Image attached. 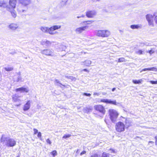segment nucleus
<instances>
[{"label": "nucleus", "instance_id": "393cba45", "mask_svg": "<svg viewBox=\"0 0 157 157\" xmlns=\"http://www.w3.org/2000/svg\"><path fill=\"white\" fill-rule=\"evenodd\" d=\"M4 69L6 71H12L13 69V68L12 67H5Z\"/></svg>", "mask_w": 157, "mask_h": 157}, {"label": "nucleus", "instance_id": "603ef678", "mask_svg": "<svg viewBox=\"0 0 157 157\" xmlns=\"http://www.w3.org/2000/svg\"><path fill=\"white\" fill-rule=\"evenodd\" d=\"M85 17V15L83 14L81 15V16H80V17Z\"/></svg>", "mask_w": 157, "mask_h": 157}, {"label": "nucleus", "instance_id": "aec40b11", "mask_svg": "<svg viewBox=\"0 0 157 157\" xmlns=\"http://www.w3.org/2000/svg\"><path fill=\"white\" fill-rule=\"evenodd\" d=\"M122 118L125 120V125L127 126L128 127L131 125V123L129 122L126 118L123 117H122Z\"/></svg>", "mask_w": 157, "mask_h": 157}, {"label": "nucleus", "instance_id": "20e7f679", "mask_svg": "<svg viewBox=\"0 0 157 157\" xmlns=\"http://www.w3.org/2000/svg\"><path fill=\"white\" fill-rule=\"evenodd\" d=\"M109 111L110 119L112 121L114 122L117 118L118 114L113 110H109Z\"/></svg>", "mask_w": 157, "mask_h": 157}, {"label": "nucleus", "instance_id": "69168bd1", "mask_svg": "<svg viewBox=\"0 0 157 157\" xmlns=\"http://www.w3.org/2000/svg\"><path fill=\"white\" fill-rule=\"evenodd\" d=\"M100 0H97L98 1H99Z\"/></svg>", "mask_w": 157, "mask_h": 157}, {"label": "nucleus", "instance_id": "8fccbe9b", "mask_svg": "<svg viewBox=\"0 0 157 157\" xmlns=\"http://www.w3.org/2000/svg\"><path fill=\"white\" fill-rule=\"evenodd\" d=\"M99 95V93H94V95Z\"/></svg>", "mask_w": 157, "mask_h": 157}, {"label": "nucleus", "instance_id": "c85d7f7f", "mask_svg": "<svg viewBox=\"0 0 157 157\" xmlns=\"http://www.w3.org/2000/svg\"><path fill=\"white\" fill-rule=\"evenodd\" d=\"M71 136V135L70 134H65L63 137V138L66 139L70 137Z\"/></svg>", "mask_w": 157, "mask_h": 157}, {"label": "nucleus", "instance_id": "5701e85b", "mask_svg": "<svg viewBox=\"0 0 157 157\" xmlns=\"http://www.w3.org/2000/svg\"><path fill=\"white\" fill-rule=\"evenodd\" d=\"M130 27L132 29H137L139 27V26L138 25H132L130 26Z\"/></svg>", "mask_w": 157, "mask_h": 157}, {"label": "nucleus", "instance_id": "6ab92c4d", "mask_svg": "<svg viewBox=\"0 0 157 157\" xmlns=\"http://www.w3.org/2000/svg\"><path fill=\"white\" fill-rule=\"evenodd\" d=\"M94 21L92 20L90 21H83L81 23L82 25H90Z\"/></svg>", "mask_w": 157, "mask_h": 157}, {"label": "nucleus", "instance_id": "a878e982", "mask_svg": "<svg viewBox=\"0 0 157 157\" xmlns=\"http://www.w3.org/2000/svg\"><path fill=\"white\" fill-rule=\"evenodd\" d=\"M154 69L155 68L154 67H152L149 68H145L143 69L142 70V71H153Z\"/></svg>", "mask_w": 157, "mask_h": 157}, {"label": "nucleus", "instance_id": "a19ab883", "mask_svg": "<svg viewBox=\"0 0 157 157\" xmlns=\"http://www.w3.org/2000/svg\"><path fill=\"white\" fill-rule=\"evenodd\" d=\"M55 82L56 83H59L61 85H62L63 86H64V85H62L61 83H60V82L57 79H56L55 80Z\"/></svg>", "mask_w": 157, "mask_h": 157}, {"label": "nucleus", "instance_id": "49530a36", "mask_svg": "<svg viewBox=\"0 0 157 157\" xmlns=\"http://www.w3.org/2000/svg\"><path fill=\"white\" fill-rule=\"evenodd\" d=\"M155 21V23L157 24V15L155 17V19H154Z\"/></svg>", "mask_w": 157, "mask_h": 157}, {"label": "nucleus", "instance_id": "6e6552de", "mask_svg": "<svg viewBox=\"0 0 157 157\" xmlns=\"http://www.w3.org/2000/svg\"><path fill=\"white\" fill-rule=\"evenodd\" d=\"M107 31L106 30H99L98 31L97 35L99 36H102L103 37H107Z\"/></svg>", "mask_w": 157, "mask_h": 157}, {"label": "nucleus", "instance_id": "4c0bfd02", "mask_svg": "<svg viewBox=\"0 0 157 157\" xmlns=\"http://www.w3.org/2000/svg\"><path fill=\"white\" fill-rule=\"evenodd\" d=\"M69 79H71L72 80H75L76 79L75 78H74L73 76H69Z\"/></svg>", "mask_w": 157, "mask_h": 157}, {"label": "nucleus", "instance_id": "e2e57ef3", "mask_svg": "<svg viewBox=\"0 0 157 157\" xmlns=\"http://www.w3.org/2000/svg\"><path fill=\"white\" fill-rule=\"evenodd\" d=\"M105 122L106 123V124H107V122H106V119L105 120Z\"/></svg>", "mask_w": 157, "mask_h": 157}, {"label": "nucleus", "instance_id": "680f3d73", "mask_svg": "<svg viewBox=\"0 0 157 157\" xmlns=\"http://www.w3.org/2000/svg\"><path fill=\"white\" fill-rule=\"evenodd\" d=\"M82 53H84V54H85L86 53V52H83L82 51V52H81Z\"/></svg>", "mask_w": 157, "mask_h": 157}, {"label": "nucleus", "instance_id": "1a4fd4ad", "mask_svg": "<svg viewBox=\"0 0 157 157\" xmlns=\"http://www.w3.org/2000/svg\"><path fill=\"white\" fill-rule=\"evenodd\" d=\"M15 91L16 92L20 91L21 93H28L29 91V89L28 87L26 88L21 87L16 89Z\"/></svg>", "mask_w": 157, "mask_h": 157}, {"label": "nucleus", "instance_id": "de8ad7c7", "mask_svg": "<svg viewBox=\"0 0 157 157\" xmlns=\"http://www.w3.org/2000/svg\"><path fill=\"white\" fill-rule=\"evenodd\" d=\"M91 157H98V155H97L95 154L91 156Z\"/></svg>", "mask_w": 157, "mask_h": 157}, {"label": "nucleus", "instance_id": "a211bd4d", "mask_svg": "<svg viewBox=\"0 0 157 157\" xmlns=\"http://www.w3.org/2000/svg\"><path fill=\"white\" fill-rule=\"evenodd\" d=\"M0 7L7 9V7L9 6L4 0H0Z\"/></svg>", "mask_w": 157, "mask_h": 157}, {"label": "nucleus", "instance_id": "ea45409f", "mask_svg": "<svg viewBox=\"0 0 157 157\" xmlns=\"http://www.w3.org/2000/svg\"><path fill=\"white\" fill-rule=\"evenodd\" d=\"M46 141L47 142L48 144H51L52 142H51V141H50V140L49 139H47L46 140Z\"/></svg>", "mask_w": 157, "mask_h": 157}, {"label": "nucleus", "instance_id": "79ce46f5", "mask_svg": "<svg viewBox=\"0 0 157 157\" xmlns=\"http://www.w3.org/2000/svg\"><path fill=\"white\" fill-rule=\"evenodd\" d=\"M38 133V134H37L38 137L39 138H40L41 139V133L40 132H39Z\"/></svg>", "mask_w": 157, "mask_h": 157}, {"label": "nucleus", "instance_id": "c756f323", "mask_svg": "<svg viewBox=\"0 0 157 157\" xmlns=\"http://www.w3.org/2000/svg\"><path fill=\"white\" fill-rule=\"evenodd\" d=\"M91 109H90L89 108H88L87 107L85 108L84 109V110L85 113H88L89 112L90 110H91Z\"/></svg>", "mask_w": 157, "mask_h": 157}, {"label": "nucleus", "instance_id": "09e8293b", "mask_svg": "<svg viewBox=\"0 0 157 157\" xmlns=\"http://www.w3.org/2000/svg\"><path fill=\"white\" fill-rule=\"evenodd\" d=\"M82 71H84L87 72H89V71L88 70L86 69H84L82 70Z\"/></svg>", "mask_w": 157, "mask_h": 157}, {"label": "nucleus", "instance_id": "7ed1b4c3", "mask_svg": "<svg viewBox=\"0 0 157 157\" xmlns=\"http://www.w3.org/2000/svg\"><path fill=\"white\" fill-rule=\"evenodd\" d=\"M125 125L121 121L118 122L115 125V129L118 132H124L125 130Z\"/></svg>", "mask_w": 157, "mask_h": 157}, {"label": "nucleus", "instance_id": "cd10ccee", "mask_svg": "<svg viewBox=\"0 0 157 157\" xmlns=\"http://www.w3.org/2000/svg\"><path fill=\"white\" fill-rule=\"evenodd\" d=\"M144 51L141 50H139L136 52V53L138 55H141L143 54Z\"/></svg>", "mask_w": 157, "mask_h": 157}, {"label": "nucleus", "instance_id": "f704fd0d", "mask_svg": "<svg viewBox=\"0 0 157 157\" xmlns=\"http://www.w3.org/2000/svg\"><path fill=\"white\" fill-rule=\"evenodd\" d=\"M22 78L20 75L18 76L17 80V82L22 81Z\"/></svg>", "mask_w": 157, "mask_h": 157}, {"label": "nucleus", "instance_id": "f257e3e1", "mask_svg": "<svg viewBox=\"0 0 157 157\" xmlns=\"http://www.w3.org/2000/svg\"><path fill=\"white\" fill-rule=\"evenodd\" d=\"M61 27V26L60 25H55L50 28L42 26L40 27V29L43 32L48 33L51 35H53L57 33L54 31L59 29Z\"/></svg>", "mask_w": 157, "mask_h": 157}, {"label": "nucleus", "instance_id": "4468645a", "mask_svg": "<svg viewBox=\"0 0 157 157\" xmlns=\"http://www.w3.org/2000/svg\"><path fill=\"white\" fill-rule=\"evenodd\" d=\"M30 101H28L24 105L23 109L24 111H27L29 109L30 107Z\"/></svg>", "mask_w": 157, "mask_h": 157}, {"label": "nucleus", "instance_id": "6e6d98bb", "mask_svg": "<svg viewBox=\"0 0 157 157\" xmlns=\"http://www.w3.org/2000/svg\"><path fill=\"white\" fill-rule=\"evenodd\" d=\"M150 143L153 144L154 143V142L152 141H150L149 142V143Z\"/></svg>", "mask_w": 157, "mask_h": 157}, {"label": "nucleus", "instance_id": "2eb2a0df", "mask_svg": "<svg viewBox=\"0 0 157 157\" xmlns=\"http://www.w3.org/2000/svg\"><path fill=\"white\" fill-rule=\"evenodd\" d=\"M68 0H61L59 4V7L60 8L65 7L67 4Z\"/></svg>", "mask_w": 157, "mask_h": 157}, {"label": "nucleus", "instance_id": "2f4dec72", "mask_svg": "<svg viewBox=\"0 0 157 157\" xmlns=\"http://www.w3.org/2000/svg\"><path fill=\"white\" fill-rule=\"evenodd\" d=\"M51 154H52L54 157H55L57 155V152L56 151L54 150L51 152Z\"/></svg>", "mask_w": 157, "mask_h": 157}, {"label": "nucleus", "instance_id": "39448f33", "mask_svg": "<svg viewBox=\"0 0 157 157\" xmlns=\"http://www.w3.org/2000/svg\"><path fill=\"white\" fill-rule=\"evenodd\" d=\"M86 16L90 18H93L96 14V12L94 10L87 11L86 12Z\"/></svg>", "mask_w": 157, "mask_h": 157}, {"label": "nucleus", "instance_id": "423d86ee", "mask_svg": "<svg viewBox=\"0 0 157 157\" xmlns=\"http://www.w3.org/2000/svg\"><path fill=\"white\" fill-rule=\"evenodd\" d=\"M146 18L147 21L149 25L152 26L154 25V17L151 15L148 14L146 16Z\"/></svg>", "mask_w": 157, "mask_h": 157}, {"label": "nucleus", "instance_id": "dca6fc26", "mask_svg": "<svg viewBox=\"0 0 157 157\" xmlns=\"http://www.w3.org/2000/svg\"><path fill=\"white\" fill-rule=\"evenodd\" d=\"M21 3L24 6H26L30 4L31 0H20Z\"/></svg>", "mask_w": 157, "mask_h": 157}, {"label": "nucleus", "instance_id": "bb28decb", "mask_svg": "<svg viewBox=\"0 0 157 157\" xmlns=\"http://www.w3.org/2000/svg\"><path fill=\"white\" fill-rule=\"evenodd\" d=\"M109 103L114 105H116L117 104V102H116V101L115 100H109Z\"/></svg>", "mask_w": 157, "mask_h": 157}, {"label": "nucleus", "instance_id": "0e129e2a", "mask_svg": "<svg viewBox=\"0 0 157 157\" xmlns=\"http://www.w3.org/2000/svg\"><path fill=\"white\" fill-rule=\"evenodd\" d=\"M16 157H19V156H17Z\"/></svg>", "mask_w": 157, "mask_h": 157}, {"label": "nucleus", "instance_id": "c9c22d12", "mask_svg": "<svg viewBox=\"0 0 157 157\" xmlns=\"http://www.w3.org/2000/svg\"><path fill=\"white\" fill-rule=\"evenodd\" d=\"M101 101L108 103V99H101Z\"/></svg>", "mask_w": 157, "mask_h": 157}, {"label": "nucleus", "instance_id": "f8f14e48", "mask_svg": "<svg viewBox=\"0 0 157 157\" xmlns=\"http://www.w3.org/2000/svg\"><path fill=\"white\" fill-rule=\"evenodd\" d=\"M14 8H10L9 7H7V10L10 12L12 16L14 17L15 18L16 17V13L15 11L13 10Z\"/></svg>", "mask_w": 157, "mask_h": 157}, {"label": "nucleus", "instance_id": "c03bdc74", "mask_svg": "<svg viewBox=\"0 0 157 157\" xmlns=\"http://www.w3.org/2000/svg\"><path fill=\"white\" fill-rule=\"evenodd\" d=\"M33 130L34 131V134H36L37 133H38V131L37 129L34 128L33 129Z\"/></svg>", "mask_w": 157, "mask_h": 157}, {"label": "nucleus", "instance_id": "bf43d9fd", "mask_svg": "<svg viewBox=\"0 0 157 157\" xmlns=\"http://www.w3.org/2000/svg\"><path fill=\"white\" fill-rule=\"evenodd\" d=\"M77 18H81V17H80V16H77Z\"/></svg>", "mask_w": 157, "mask_h": 157}, {"label": "nucleus", "instance_id": "58836bf2", "mask_svg": "<svg viewBox=\"0 0 157 157\" xmlns=\"http://www.w3.org/2000/svg\"><path fill=\"white\" fill-rule=\"evenodd\" d=\"M83 95H84V96H88V97H90L91 95V94L90 93H84L83 94Z\"/></svg>", "mask_w": 157, "mask_h": 157}, {"label": "nucleus", "instance_id": "7c9ffc66", "mask_svg": "<svg viewBox=\"0 0 157 157\" xmlns=\"http://www.w3.org/2000/svg\"><path fill=\"white\" fill-rule=\"evenodd\" d=\"M45 44L47 46H49L51 45V43L50 41L47 40L46 41Z\"/></svg>", "mask_w": 157, "mask_h": 157}, {"label": "nucleus", "instance_id": "5fc2aeb1", "mask_svg": "<svg viewBox=\"0 0 157 157\" xmlns=\"http://www.w3.org/2000/svg\"><path fill=\"white\" fill-rule=\"evenodd\" d=\"M69 76L65 75V77L69 79Z\"/></svg>", "mask_w": 157, "mask_h": 157}, {"label": "nucleus", "instance_id": "9d476101", "mask_svg": "<svg viewBox=\"0 0 157 157\" xmlns=\"http://www.w3.org/2000/svg\"><path fill=\"white\" fill-rule=\"evenodd\" d=\"M88 28L87 26H84L77 28L75 30V32L76 33L79 34L82 33L83 31H85L86 29Z\"/></svg>", "mask_w": 157, "mask_h": 157}, {"label": "nucleus", "instance_id": "4d7b16f0", "mask_svg": "<svg viewBox=\"0 0 157 157\" xmlns=\"http://www.w3.org/2000/svg\"><path fill=\"white\" fill-rule=\"evenodd\" d=\"M115 89H116V88H113L112 89V91H113L114 90H115Z\"/></svg>", "mask_w": 157, "mask_h": 157}, {"label": "nucleus", "instance_id": "72a5a7b5", "mask_svg": "<svg viewBox=\"0 0 157 157\" xmlns=\"http://www.w3.org/2000/svg\"><path fill=\"white\" fill-rule=\"evenodd\" d=\"M17 98L16 95V94H15V95H14L13 96V99L15 101H17Z\"/></svg>", "mask_w": 157, "mask_h": 157}, {"label": "nucleus", "instance_id": "3c124183", "mask_svg": "<svg viewBox=\"0 0 157 157\" xmlns=\"http://www.w3.org/2000/svg\"><path fill=\"white\" fill-rule=\"evenodd\" d=\"M155 143H157V136H155Z\"/></svg>", "mask_w": 157, "mask_h": 157}, {"label": "nucleus", "instance_id": "4be33fe9", "mask_svg": "<svg viewBox=\"0 0 157 157\" xmlns=\"http://www.w3.org/2000/svg\"><path fill=\"white\" fill-rule=\"evenodd\" d=\"M85 62V65L87 66H89L91 63V61L89 60H86Z\"/></svg>", "mask_w": 157, "mask_h": 157}, {"label": "nucleus", "instance_id": "052dcab7", "mask_svg": "<svg viewBox=\"0 0 157 157\" xmlns=\"http://www.w3.org/2000/svg\"><path fill=\"white\" fill-rule=\"evenodd\" d=\"M78 151H79L78 150H77V151L76 153H78Z\"/></svg>", "mask_w": 157, "mask_h": 157}, {"label": "nucleus", "instance_id": "412c9836", "mask_svg": "<svg viewBox=\"0 0 157 157\" xmlns=\"http://www.w3.org/2000/svg\"><path fill=\"white\" fill-rule=\"evenodd\" d=\"M143 80L142 79H139L138 80H133L132 82L133 83L135 84H139L142 83Z\"/></svg>", "mask_w": 157, "mask_h": 157}, {"label": "nucleus", "instance_id": "f03ea898", "mask_svg": "<svg viewBox=\"0 0 157 157\" xmlns=\"http://www.w3.org/2000/svg\"><path fill=\"white\" fill-rule=\"evenodd\" d=\"M1 143L7 147H12L16 145V142L14 139H10L2 135L1 140Z\"/></svg>", "mask_w": 157, "mask_h": 157}, {"label": "nucleus", "instance_id": "37998d69", "mask_svg": "<svg viewBox=\"0 0 157 157\" xmlns=\"http://www.w3.org/2000/svg\"><path fill=\"white\" fill-rule=\"evenodd\" d=\"M102 157H107V155L105 152H103L102 154Z\"/></svg>", "mask_w": 157, "mask_h": 157}, {"label": "nucleus", "instance_id": "9b49d317", "mask_svg": "<svg viewBox=\"0 0 157 157\" xmlns=\"http://www.w3.org/2000/svg\"><path fill=\"white\" fill-rule=\"evenodd\" d=\"M94 109L99 111L100 112L102 113H104V108L101 105H96L94 106Z\"/></svg>", "mask_w": 157, "mask_h": 157}, {"label": "nucleus", "instance_id": "0eeeda50", "mask_svg": "<svg viewBox=\"0 0 157 157\" xmlns=\"http://www.w3.org/2000/svg\"><path fill=\"white\" fill-rule=\"evenodd\" d=\"M41 53L46 56H52L53 52L50 49H44L41 51Z\"/></svg>", "mask_w": 157, "mask_h": 157}, {"label": "nucleus", "instance_id": "13d9d810", "mask_svg": "<svg viewBox=\"0 0 157 157\" xmlns=\"http://www.w3.org/2000/svg\"><path fill=\"white\" fill-rule=\"evenodd\" d=\"M20 10V11H22V12H24V11L23 10Z\"/></svg>", "mask_w": 157, "mask_h": 157}, {"label": "nucleus", "instance_id": "473e14b6", "mask_svg": "<svg viewBox=\"0 0 157 157\" xmlns=\"http://www.w3.org/2000/svg\"><path fill=\"white\" fill-rule=\"evenodd\" d=\"M147 52H148L149 54L151 55V54L154 53L155 52V51H154L153 49L152 48L151 50L148 51Z\"/></svg>", "mask_w": 157, "mask_h": 157}, {"label": "nucleus", "instance_id": "ddd939ff", "mask_svg": "<svg viewBox=\"0 0 157 157\" xmlns=\"http://www.w3.org/2000/svg\"><path fill=\"white\" fill-rule=\"evenodd\" d=\"M16 0H10V6H8L10 8H15L16 7Z\"/></svg>", "mask_w": 157, "mask_h": 157}, {"label": "nucleus", "instance_id": "a18cd8bd", "mask_svg": "<svg viewBox=\"0 0 157 157\" xmlns=\"http://www.w3.org/2000/svg\"><path fill=\"white\" fill-rule=\"evenodd\" d=\"M86 153V151H83L81 152L80 154V155H82L83 154H85Z\"/></svg>", "mask_w": 157, "mask_h": 157}, {"label": "nucleus", "instance_id": "b1692460", "mask_svg": "<svg viewBox=\"0 0 157 157\" xmlns=\"http://www.w3.org/2000/svg\"><path fill=\"white\" fill-rule=\"evenodd\" d=\"M126 61V60L125 58L123 57L120 58L118 59V63L122 62H125Z\"/></svg>", "mask_w": 157, "mask_h": 157}, {"label": "nucleus", "instance_id": "f3484780", "mask_svg": "<svg viewBox=\"0 0 157 157\" xmlns=\"http://www.w3.org/2000/svg\"><path fill=\"white\" fill-rule=\"evenodd\" d=\"M18 27V25L17 24L12 23L9 25V28L11 29L15 30Z\"/></svg>", "mask_w": 157, "mask_h": 157}, {"label": "nucleus", "instance_id": "e433bc0d", "mask_svg": "<svg viewBox=\"0 0 157 157\" xmlns=\"http://www.w3.org/2000/svg\"><path fill=\"white\" fill-rule=\"evenodd\" d=\"M150 82L152 84H157V81H150Z\"/></svg>", "mask_w": 157, "mask_h": 157}, {"label": "nucleus", "instance_id": "864d4df0", "mask_svg": "<svg viewBox=\"0 0 157 157\" xmlns=\"http://www.w3.org/2000/svg\"><path fill=\"white\" fill-rule=\"evenodd\" d=\"M110 150L112 152H113V153H115V151L114 150H111V149H110Z\"/></svg>", "mask_w": 157, "mask_h": 157}]
</instances>
